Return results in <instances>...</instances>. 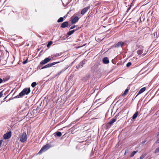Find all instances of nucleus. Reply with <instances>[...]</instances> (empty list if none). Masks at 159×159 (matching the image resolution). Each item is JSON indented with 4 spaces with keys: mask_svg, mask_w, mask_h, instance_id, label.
I'll use <instances>...</instances> for the list:
<instances>
[{
    "mask_svg": "<svg viewBox=\"0 0 159 159\" xmlns=\"http://www.w3.org/2000/svg\"><path fill=\"white\" fill-rule=\"evenodd\" d=\"M52 43V42L51 41H50L48 42V43L47 44V46L48 47H50Z\"/></svg>",
    "mask_w": 159,
    "mask_h": 159,
    "instance_id": "cd10ccee",
    "label": "nucleus"
},
{
    "mask_svg": "<svg viewBox=\"0 0 159 159\" xmlns=\"http://www.w3.org/2000/svg\"><path fill=\"white\" fill-rule=\"evenodd\" d=\"M90 77V75L89 73H88L85 77L82 79V80L86 81Z\"/></svg>",
    "mask_w": 159,
    "mask_h": 159,
    "instance_id": "4468645a",
    "label": "nucleus"
},
{
    "mask_svg": "<svg viewBox=\"0 0 159 159\" xmlns=\"http://www.w3.org/2000/svg\"><path fill=\"white\" fill-rule=\"evenodd\" d=\"M62 53H61V52H60V53H58L55 54H54V56L56 58V57H58L59 56H61L62 55Z\"/></svg>",
    "mask_w": 159,
    "mask_h": 159,
    "instance_id": "b1692460",
    "label": "nucleus"
},
{
    "mask_svg": "<svg viewBox=\"0 0 159 159\" xmlns=\"http://www.w3.org/2000/svg\"><path fill=\"white\" fill-rule=\"evenodd\" d=\"M35 110H36V113L39 112L40 111L39 107H37Z\"/></svg>",
    "mask_w": 159,
    "mask_h": 159,
    "instance_id": "72a5a7b5",
    "label": "nucleus"
},
{
    "mask_svg": "<svg viewBox=\"0 0 159 159\" xmlns=\"http://www.w3.org/2000/svg\"><path fill=\"white\" fill-rule=\"evenodd\" d=\"M139 114V112L138 111L136 112L132 116V119L134 120L137 117Z\"/></svg>",
    "mask_w": 159,
    "mask_h": 159,
    "instance_id": "a211bd4d",
    "label": "nucleus"
},
{
    "mask_svg": "<svg viewBox=\"0 0 159 159\" xmlns=\"http://www.w3.org/2000/svg\"><path fill=\"white\" fill-rule=\"evenodd\" d=\"M39 69H40V66H39Z\"/></svg>",
    "mask_w": 159,
    "mask_h": 159,
    "instance_id": "8fccbe9b",
    "label": "nucleus"
},
{
    "mask_svg": "<svg viewBox=\"0 0 159 159\" xmlns=\"http://www.w3.org/2000/svg\"><path fill=\"white\" fill-rule=\"evenodd\" d=\"M131 5H130L128 9H127V11L128 12L131 8Z\"/></svg>",
    "mask_w": 159,
    "mask_h": 159,
    "instance_id": "ea45409f",
    "label": "nucleus"
},
{
    "mask_svg": "<svg viewBox=\"0 0 159 159\" xmlns=\"http://www.w3.org/2000/svg\"><path fill=\"white\" fill-rule=\"evenodd\" d=\"M159 152V147L156 149L154 153H157Z\"/></svg>",
    "mask_w": 159,
    "mask_h": 159,
    "instance_id": "c85d7f7f",
    "label": "nucleus"
},
{
    "mask_svg": "<svg viewBox=\"0 0 159 159\" xmlns=\"http://www.w3.org/2000/svg\"><path fill=\"white\" fill-rule=\"evenodd\" d=\"M27 61H28V58H27L25 60V61H24L23 62V64H26L27 62Z\"/></svg>",
    "mask_w": 159,
    "mask_h": 159,
    "instance_id": "c9c22d12",
    "label": "nucleus"
},
{
    "mask_svg": "<svg viewBox=\"0 0 159 159\" xmlns=\"http://www.w3.org/2000/svg\"><path fill=\"white\" fill-rule=\"evenodd\" d=\"M143 52V50H138L137 51L138 54L139 55H141Z\"/></svg>",
    "mask_w": 159,
    "mask_h": 159,
    "instance_id": "a878e982",
    "label": "nucleus"
},
{
    "mask_svg": "<svg viewBox=\"0 0 159 159\" xmlns=\"http://www.w3.org/2000/svg\"><path fill=\"white\" fill-rule=\"evenodd\" d=\"M60 62V61H58V62H53L51 63H49L48 64L45 66H43L42 68H40L41 69H43L48 68L51 67L52 66H53L57 63H59Z\"/></svg>",
    "mask_w": 159,
    "mask_h": 159,
    "instance_id": "20e7f679",
    "label": "nucleus"
},
{
    "mask_svg": "<svg viewBox=\"0 0 159 159\" xmlns=\"http://www.w3.org/2000/svg\"><path fill=\"white\" fill-rule=\"evenodd\" d=\"M90 8V6H88L84 8L81 11V14L82 15H84L86 12H87L88 10Z\"/></svg>",
    "mask_w": 159,
    "mask_h": 159,
    "instance_id": "1a4fd4ad",
    "label": "nucleus"
},
{
    "mask_svg": "<svg viewBox=\"0 0 159 159\" xmlns=\"http://www.w3.org/2000/svg\"><path fill=\"white\" fill-rule=\"evenodd\" d=\"M146 140H145V141H144L143 142H142V144H144V143L146 142Z\"/></svg>",
    "mask_w": 159,
    "mask_h": 159,
    "instance_id": "a18cd8bd",
    "label": "nucleus"
},
{
    "mask_svg": "<svg viewBox=\"0 0 159 159\" xmlns=\"http://www.w3.org/2000/svg\"><path fill=\"white\" fill-rule=\"evenodd\" d=\"M158 111H157V113H157Z\"/></svg>",
    "mask_w": 159,
    "mask_h": 159,
    "instance_id": "3c124183",
    "label": "nucleus"
},
{
    "mask_svg": "<svg viewBox=\"0 0 159 159\" xmlns=\"http://www.w3.org/2000/svg\"><path fill=\"white\" fill-rule=\"evenodd\" d=\"M3 83V80L1 78H0V84Z\"/></svg>",
    "mask_w": 159,
    "mask_h": 159,
    "instance_id": "58836bf2",
    "label": "nucleus"
},
{
    "mask_svg": "<svg viewBox=\"0 0 159 159\" xmlns=\"http://www.w3.org/2000/svg\"><path fill=\"white\" fill-rule=\"evenodd\" d=\"M119 114H117L115 117L111 119L110 121L109 122V124L112 125L114 123L117 119V117L119 116Z\"/></svg>",
    "mask_w": 159,
    "mask_h": 159,
    "instance_id": "39448f33",
    "label": "nucleus"
},
{
    "mask_svg": "<svg viewBox=\"0 0 159 159\" xmlns=\"http://www.w3.org/2000/svg\"><path fill=\"white\" fill-rule=\"evenodd\" d=\"M8 95H8L6 97H5V98H4V100H5V99L7 97Z\"/></svg>",
    "mask_w": 159,
    "mask_h": 159,
    "instance_id": "49530a36",
    "label": "nucleus"
},
{
    "mask_svg": "<svg viewBox=\"0 0 159 159\" xmlns=\"http://www.w3.org/2000/svg\"><path fill=\"white\" fill-rule=\"evenodd\" d=\"M153 35L154 38H157V32H155L153 34Z\"/></svg>",
    "mask_w": 159,
    "mask_h": 159,
    "instance_id": "473e14b6",
    "label": "nucleus"
},
{
    "mask_svg": "<svg viewBox=\"0 0 159 159\" xmlns=\"http://www.w3.org/2000/svg\"><path fill=\"white\" fill-rule=\"evenodd\" d=\"M50 147V145L49 144H46L41 148L40 151L38 152V154H41L42 152H44L48 149Z\"/></svg>",
    "mask_w": 159,
    "mask_h": 159,
    "instance_id": "7ed1b4c3",
    "label": "nucleus"
},
{
    "mask_svg": "<svg viewBox=\"0 0 159 159\" xmlns=\"http://www.w3.org/2000/svg\"><path fill=\"white\" fill-rule=\"evenodd\" d=\"M2 140H0V146L2 144Z\"/></svg>",
    "mask_w": 159,
    "mask_h": 159,
    "instance_id": "37998d69",
    "label": "nucleus"
},
{
    "mask_svg": "<svg viewBox=\"0 0 159 159\" xmlns=\"http://www.w3.org/2000/svg\"><path fill=\"white\" fill-rule=\"evenodd\" d=\"M79 19L78 16H76L74 17L71 20L72 24H75L78 21Z\"/></svg>",
    "mask_w": 159,
    "mask_h": 159,
    "instance_id": "f8f14e48",
    "label": "nucleus"
},
{
    "mask_svg": "<svg viewBox=\"0 0 159 159\" xmlns=\"http://www.w3.org/2000/svg\"><path fill=\"white\" fill-rule=\"evenodd\" d=\"M11 135V132L9 131L5 134L3 136V138L5 139H7L10 138Z\"/></svg>",
    "mask_w": 159,
    "mask_h": 159,
    "instance_id": "423d86ee",
    "label": "nucleus"
},
{
    "mask_svg": "<svg viewBox=\"0 0 159 159\" xmlns=\"http://www.w3.org/2000/svg\"><path fill=\"white\" fill-rule=\"evenodd\" d=\"M23 105H25V107L22 109L21 111L22 112L24 111L27 110L29 108V106L27 103H26L25 104H23Z\"/></svg>",
    "mask_w": 159,
    "mask_h": 159,
    "instance_id": "dca6fc26",
    "label": "nucleus"
},
{
    "mask_svg": "<svg viewBox=\"0 0 159 159\" xmlns=\"http://www.w3.org/2000/svg\"><path fill=\"white\" fill-rule=\"evenodd\" d=\"M30 92V88H24L23 90L20 92L19 95H17L15 97H14L12 98H10L6 102H7L8 101H9L11 99H13L14 98H19L20 97L22 98V97L25 94L28 95V94Z\"/></svg>",
    "mask_w": 159,
    "mask_h": 159,
    "instance_id": "f257e3e1",
    "label": "nucleus"
},
{
    "mask_svg": "<svg viewBox=\"0 0 159 159\" xmlns=\"http://www.w3.org/2000/svg\"><path fill=\"white\" fill-rule=\"evenodd\" d=\"M111 125V124H109V123L108 122L105 125V128L108 129L110 128Z\"/></svg>",
    "mask_w": 159,
    "mask_h": 159,
    "instance_id": "412c9836",
    "label": "nucleus"
},
{
    "mask_svg": "<svg viewBox=\"0 0 159 159\" xmlns=\"http://www.w3.org/2000/svg\"><path fill=\"white\" fill-rule=\"evenodd\" d=\"M75 27H76V25H75L71 26L70 28V30L71 29H74L75 28Z\"/></svg>",
    "mask_w": 159,
    "mask_h": 159,
    "instance_id": "e433bc0d",
    "label": "nucleus"
},
{
    "mask_svg": "<svg viewBox=\"0 0 159 159\" xmlns=\"http://www.w3.org/2000/svg\"><path fill=\"white\" fill-rule=\"evenodd\" d=\"M159 135V134H157V136H158Z\"/></svg>",
    "mask_w": 159,
    "mask_h": 159,
    "instance_id": "09e8293b",
    "label": "nucleus"
},
{
    "mask_svg": "<svg viewBox=\"0 0 159 159\" xmlns=\"http://www.w3.org/2000/svg\"><path fill=\"white\" fill-rule=\"evenodd\" d=\"M64 20V18L62 17H60L57 20L58 23L62 22Z\"/></svg>",
    "mask_w": 159,
    "mask_h": 159,
    "instance_id": "4be33fe9",
    "label": "nucleus"
},
{
    "mask_svg": "<svg viewBox=\"0 0 159 159\" xmlns=\"http://www.w3.org/2000/svg\"><path fill=\"white\" fill-rule=\"evenodd\" d=\"M146 154H143L140 157V159H143L146 156Z\"/></svg>",
    "mask_w": 159,
    "mask_h": 159,
    "instance_id": "c756f323",
    "label": "nucleus"
},
{
    "mask_svg": "<svg viewBox=\"0 0 159 159\" xmlns=\"http://www.w3.org/2000/svg\"><path fill=\"white\" fill-rule=\"evenodd\" d=\"M129 90V89H128V88L126 89L125 90V91L124 93L122 94V96H125L127 94V93L128 92V91Z\"/></svg>",
    "mask_w": 159,
    "mask_h": 159,
    "instance_id": "5701e85b",
    "label": "nucleus"
},
{
    "mask_svg": "<svg viewBox=\"0 0 159 159\" xmlns=\"http://www.w3.org/2000/svg\"><path fill=\"white\" fill-rule=\"evenodd\" d=\"M13 91V90H12L11 91V93L8 94V95H9L11 92H12Z\"/></svg>",
    "mask_w": 159,
    "mask_h": 159,
    "instance_id": "de8ad7c7",
    "label": "nucleus"
},
{
    "mask_svg": "<svg viewBox=\"0 0 159 159\" xmlns=\"http://www.w3.org/2000/svg\"><path fill=\"white\" fill-rule=\"evenodd\" d=\"M129 152V150L128 149H126L125 151V154L126 153H127L128 152Z\"/></svg>",
    "mask_w": 159,
    "mask_h": 159,
    "instance_id": "79ce46f5",
    "label": "nucleus"
},
{
    "mask_svg": "<svg viewBox=\"0 0 159 159\" xmlns=\"http://www.w3.org/2000/svg\"><path fill=\"white\" fill-rule=\"evenodd\" d=\"M54 56V54H53V55H52L50 56H49V57H50V58H51V59H53L54 58H55V57Z\"/></svg>",
    "mask_w": 159,
    "mask_h": 159,
    "instance_id": "f704fd0d",
    "label": "nucleus"
},
{
    "mask_svg": "<svg viewBox=\"0 0 159 159\" xmlns=\"http://www.w3.org/2000/svg\"><path fill=\"white\" fill-rule=\"evenodd\" d=\"M37 85V83L36 82H34L32 83L31 84V86L33 88L34 87Z\"/></svg>",
    "mask_w": 159,
    "mask_h": 159,
    "instance_id": "bb28decb",
    "label": "nucleus"
},
{
    "mask_svg": "<svg viewBox=\"0 0 159 159\" xmlns=\"http://www.w3.org/2000/svg\"><path fill=\"white\" fill-rule=\"evenodd\" d=\"M27 136L25 132H24L22 134L20 135V141L22 143H24L27 139Z\"/></svg>",
    "mask_w": 159,
    "mask_h": 159,
    "instance_id": "f03ea898",
    "label": "nucleus"
},
{
    "mask_svg": "<svg viewBox=\"0 0 159 159\" xmlns=\"http://www.w3.org/2000/svg\"><path fill=\"white\" fill-rule=\"evenodd\" d=\"M3 80V82H5L9 80V78H4L3 79H2Z\"/></svg>",
    "mask_w": 159,
    "mask_h": 159,
    "instance_id": "7c9ffc66",
    "label": "nucleus"
},
{
    "mask_svg": "<svg viewBox=\"0 0 159 159\" xmlns=\"http://www.w3.org/2000/svg\"><path fill=\"white\" fill-rule=\"evenodd\" d=\"M51 60L50 57L45 58L40 63L41 65H44L49 62Z\"/></svg>",
    "mask_w": 159,
    "mask_h": 159,
    "instance_id": "0eeeda50",
    "label": "nucleus"
},
{
    "mask_svg": "<svg viewBox=\"0 0 159 159\" xmlns=\"http://www.w3.org/2000/svg\"><path fill=\"white\" fill-rule=\"evenodd\" d=\"M102 61L103 63L107 64L109 62V61L107 57H105L102 59Z\"/></svg>",
    "mask_w": 159,
    "mask_h": 159,
    "instance_id": "2eb2a0df",
    "label": "nucleus"
},
{
    "mask_svg": "<svg viewBox=\"0 0 159 159\" xmlns=\"http://www.w3.org/2000/svg\"><path fill=\"white\" fill-rule=\"evenodd\" d=\"M85 62V61L84 60L82 61L79 63V64L76 66V68L77 69L82 68L83 66V65L84 64Z\"/></svg>",
    "mask_w": 159,
    "mask_h": 159,
    "instance_id": "9d476101",
    "label": "nucleus"
},
{
    "mask_svg": "<svg viewBox=\"0 0 159 159\" xmlns=\"http://www.w3.org/2000/svg\"><path fill=\"white\" fill-rule=\"evenodd\" d=\"M137 152V151H133V152H132L131 154L130 157H133L134 155Z\"/></svg>",
    "mask_w": 159,
    "mask_h": 159,
    "instance_id": "393cba45",
    "label": "nucleus"
},
{
    "mask_svg": "<svg viewBox=\"0 0 159 159\" xmlns=\"http://www.w3.org/2000/svg\"><path fill=\"white\" fill-rule=\"evenodd\" d=\"M77 29L73 30L71 31H70L67 33V34L69 35H70L74 33L75 31Z\"/></svg>",
    "mask_w": 159,
    "mask_h": 159,
    "instance_id": "aec40b11",
    "label": "nucleus"
},
{
    "mask_svg": "<svg viewBox=\"0 0 159 159\" xmlns=\"http://www.w3.org/2000/svg\"><path fill=\"white\" fill-rule=\"evenodd\" d=\"M69 67L68 66H66L63 69H62L60 72L58 73V75H60L61 73L63 72L65 70H66V69H67Z\"/></svg>",
    "mask_w": 159,
    "mask_h": 159,
    "instance_id": "f3484780",
    "label": "nucleus"
},
{
    "mask_svg": "<svg viewBox=\"0 0 159 159\" xmlns=\"http://www.w3.org/2000/svg\"><path fill=\"white\" fill-rule=\"evenodd\" d=\"M146 89V88L145 87H143V88H141L139 91L138 93L135 96V98L138 95L140 94L141 93H143V92H144Z\"/></svg>",
    "mask_w": 159,
    "mask_h": 159,
    "instance_id": "ddd939ff",
    "label": "nucleus"
},
{
    "mask_svg": "<svg viewBox=\"0 0 159 159\" xmlns=\"http://www.w3.org/2000/svg\"><path fill=\"white\" fill-rule=\"evenodd\" d=\"M131 64H132V63L131 62H128L126 65V66L127 67H129L131 65Z\"/></svg>",
    "mask_w": 159,
    "mask_h": 159,
    "instance_id": "2f4dec72",
    "label": "nucleus"
},
{
    "mask_svg": "<svg viewBox=\"0 0 159 159\" xmlns=\"http://www.w3.org/2000/svg\"><path fill=\"white\" fill-rule=\"evenodd\" d=\"M3 91H2V92H0V98H1L3 95Z\"/></svg>",
    "mask_w": 159,
    "mask_h": 159,
    "instance_id": "4c0bfd02",
    "label": "nucleus"
},
{
    "mask_svg": "<svg viewBox=\"0 0 159 159\" xmlns=\"http://www.w3.org/2000/svg\"><path fill=\"white\" fill-rule=\"evenodd\" d=\"M156 142L157 143H159V138L157 140Z\"/></svg>",
    "mask_w": 159,
    "mask_h": 159,
    "instance_id": "c03bdc74",
    "label": "nucleus"
},
{
    "mask_svg": "<svg viewBox=\"0 0 159 159\" xmlns=\"http://www.w3.org/2000/svg\"><path fill=\"white\" fill-rule=\"evenodd\" d=\"M36 112V110L35 109H34L33 110V111H32V113H34Z\"/></svg>",
    "mask_w": 159,
    "mask_h": 159,
    "instance_id": "a19ab883",
    "label": "nucleus"
},
{
    "mask_svg": "<svg viewBox=\"0 0 159 159\" xmlns=\"http://www.w3.org/2000/svg\"><path fill=\"white\" fill-rule=\"evenodd\" d=\"M70 26V25H69V23L68 21H65L61 24V27L62 28H64Z\"/></svg>",
    "mask_w": 159,
    "mask_h": 159,
    "instance_id": "6e6552de",
    "label": "nucleus"
},
{
    "mask_svg": "<svg viewBox=\"0 0 159 159\" xmlns=\"http://www.w3.org/2000/svg\"><path fill=\"white\" fill-rule=\"evenodd\" d=\"M124 43L123 42H119L115 45V47L117 48H119L120 46L122 47L124 46Z\"/></svg>",
    "mask_w": 159,
    "mask_h": 159,
    "instance_id": "9b49d317",
    "label": "nucleus"
},
{
    "mask_svg": "<svg viewBox=\"0 0 159 159\" xmlns=\"http://www.w3.org/2000/svg\"><path fill=\"white\" fill-rule=\"evenodd\" d=\"M55 136L56 137V136L58 137H60L61 136L62 134L61 132H57L55 133Z\"/></svg>",
    "mask_w": 159,
    "mask_h": 159,
    "instance_id": "6ab92c4d",
    "label": "nucleus"
}]
</instances>
